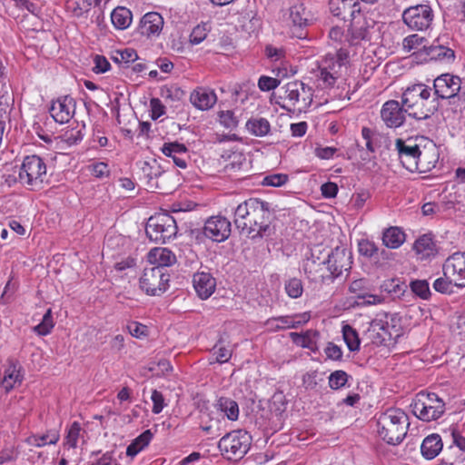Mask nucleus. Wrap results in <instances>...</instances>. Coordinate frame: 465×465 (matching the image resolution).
Here are the masks:
<instances>
[{
	"instance_id": "1",
	"label": "nucleus",
	"mask_w": 465,
	"mask_h": 465,
	"mask_svg": "<svg viewBox=\"0 0 465 465\" xmlns=\"http://www.w3.org/2000/svg\"><path fill=\"white\" fill-rule=\"evenodd\" d=\"M234 224L249 238H262L270 234L272 213L267 202L257 198L245 200L234 210Z\"/></svg>"
},
{
	"instance_id": "2",
	"label": "nucleus",
	"mask_w": 465,
	"mask_h": 465,
	"mask_svg": "<svg viewBox=\"0 0 465 465\" xmlns=\"http://www.w3.org/2000/svg\"><path fill=\"white\" fill-rule=\"evenodd\" d=\"M419 138H398L395 148L401 164L409 171L425 172L435 166L438 161L437 150L431 145L421 147Z\"/></svg>"
},
{
	"instance_id": "3",
	"label": "nucleus",
	"mask_w": 465,
	"mask_h": 465,
	"mask_svg": "<svg viewBox=\"0 0 465 465\" xmlns=\"http://www.w3.org/2000/svg\"><path fill=\"white\" fill-rule=\"evenodd\" d=\"M401 104L406 114L417 120L430 118L439 108L431 88L423 84L407 87L402 94Z\"/></svg>"
},
{
	"instance_id": "4",
	"label": "nucleus",
	"mask_w": 465,
	"mask_h": 465,
	"mask_svg": "<svg viewBox=\"0 0 465 465\" xmlns=\"http://www.w3.org/2000/svg\"><path fill=\"white\" fill-rule=\"evenodd\" d=\"M410 422L408 415L401 409H389L377 421L379 436L388 444L397 445L405 438Z\"/></svg>"
},
{
	"instance_id": "5",
	"label": "nucleus",
	"mask_w": 465,
	"mask_h": 465,
	"mask_svg": "<svg viewBox=\"0 0 465 465\" xmlns=\"http://www.w3.org/2000/svg\"><path fill=\"white\" fill-rule=\"evenodd\" d=\"M18 182L32 191L42 189L47 182V166L45 160L36 154L25 156L19 167Z\"/></svg>"
},
{
	"instance_id": "6",
	"label": "nucleus",
	"mask_w": 465,
	"mask_h": 465,
	"mask_svg": "<svg viewBox=\"0 0 465 465\" xmlns=\"http://www.w3.org/2000/svg\"><path fill=\"white\" fill-rule=\"evenodd\" d=\"M282 107L289 112H305L312 103L313 91L312 87L301 81H292L284 87Z\"/></svg>"
},
{
	"instance_id": "7",
	"label": "nucleus",
	"mask_w": 465,
	"mask_h": 465,
	"mask_svg": "<svg viewBox=\"0 0 465 465\" xmlns=\"http://www.w3.org/2000/svg\"><path fill=\"white\" fill-rule=\"evenodd\" d=\"M413 414L423 421L436 420L445 412V402L434 392H419L411 404Z\"/></svg>"
},
{
	"instance_id": "8",
	"label": "nucleus",
	"mask_w": 465,
	"mask_h": 465,
	"mask_svg": "<svg viewBox=\"0 0 465 465\" xmlns=\"http://www.w3.org/2000/svg\"><path fill=\"white\" fill-rule=\"evenodd\" d=\"M251 443V435L245 430H238L223 436L219 440L218 448L228 460H238L247 453Z\"/></svg>"
},
{
	"instance_id": "9",
	"label": "nucleus",
	"mask_w": 465,
	"mask_h": 465,
	"mask_svg": "<svg viewBox=\"0 0 465 465\" xmlns=\"http://www.w3.org/2000/svg\"><path fill=\"white\" fill-rule=\"evenodd\" d=\"M145 232L150 241L164 243L177 233L176 222L168 213H159L151 216L145 227Z\"/></svg>"
},
{
	"instance_id": "10",
	"label": "nucleus",
	"mask_w": 465,
	"mask_h": 465,
	"mask_svg": "<svg viewBox=\"0 0 465 465\" xmlns=\"http://www.w3.org/2000/svg\"><path fill=\"white\" fill-rule=\"evenodd\" d=\"M377 23L369 12L361 9L352 18L348 29L347 40L351 45H357L361 40H371L376 32Z\"/></svg>"
},
{
	"instance_id": "11",
	"label": "nucleus",
	"mask_w": 465,
	"mask_h": 465,
	"mask_svg": "<svg viewBox=\"0 0 465 465\" xmlns=\"http://www.w3.org/2000/svg\"><path fill=\"white\" fill-rule=\"evenodd\" d=\"M170 275L161 267L145 268L140 277V288L147 295L158 296L167 289Z\"/></svg>"
},
{
	"instance_id": "12",
	"label": "nucleus",
	"mask_w": 465,
	"mask_h": 465,
	"mask_svg": "<svg viewBox=\"0 0 465 465\" xmlns=\"http://www.w3.org/2000/svg\"><path fill=\"white\" fill-rule=\"evenodd\" d=\"M403 22L412 30L423 31L433 20L432 9L428 5H417L404 10Z\"/></svg>"
},
{
	"instance_id": "13",
	"label": "nucleus",
	"mask_w": 465,
	"mask_h": 465,
	"mask_svg": "<svg viewBox=\"0 0 465 465\" xmlns=\"http://www.w3.org/2000/svg\"><path fill=\"white\" fill-rule=\"evenodd\" d=\"M341 70L342 62H337L333 55H326L321 62L316 74L318 87L322 89L332 87L341 75Z\"/></svg>"
},
{
	"instance_id": "14",
	"label": "nucleus",
	"mask_w": 465,
	"mask_h": 465,
	"mask_svg": "<svg viewBox=\"0 0 465 465\" xmlns=\"http://www.w3.org/2000/svg\"><path fill=\"white\" fill-rule=\"evenodd\" d=\"M460 87L461 79L459 76L450 74H443L434 79V92L432 94L437 100L439 98L450 99L459 94Z\"/></svg>"
},
{
	"instance_id": "15",
	"label": "nucleus",
	"mask_w": 465,
	"mask_h": 465,
	"mask_svg": "<svg viewBox=\"0 0 465 465\" xmlns=\"http://www.w3.org/2000/svg\"><path fill=\"white\" fill-rule=\"evenodd\" d=\"M443 274L453 281L454 286L465 287V252H455L443 264Z\"/></svg>"
},
{
	"instance_id": "16",
	"label": "nucleus",
	"mask_w": 465,
	"mask_h": 465,
	"mask_svg": "<svg viewBox=\"0 0 465 465\" xmlns=\"http://www.w3.org/2000/svg\"><path fill=\"white\" fill-rule=\"evenodd\" d=\"M231 222L221 215L212 216L204 223L203 234L217 242H222L231 234Z\"/></svg>"
},
{
	"instance_id": "17",
	"label": "nucleus",
	"mask_w": 465,
	"mask_h": 465,
	"mask_svg": "<svg viewBox=\"0 0 465 465\" xmlns=\"http://www.w3.org/2000/svg\"><path fill=\"white\" fill-rule=\"evenodd\" d=\"M303 270L308 279L317 283H328L333 281L331 271L327 264L326 259L320 261L314 258V254H312L311 258H308L304 264Z\"/></svg>"
},
{
	"instance_id": "18",
	"label": "nucleus",
	"mask_w": 465,
	"mask_h": 465,
	"mask_svg": "<svg viewBox=\"0 0 465 465\" xmlns=\"http://www.w3.org/2000/svg\"><path fill=\"white\" fill-rule=\"evenodd\" d=\"M326 262L331 276L335 279L341 275L343 271H348L351 268V252L342 246H337L328 253Z\"/></svg>"
},
{
	"instance_id": "19",
	"label": "nucleus",
	"mask_w": 465,
	"mask_h": 465,
	"mask_svg": "<svg viewBox=\"0 0 465 465\" xmlns=\"http://www.w3.org/2000/svg\"><path fill=\"white\" fill-rule=\"evenodd\" d=\"M74 110V99L70 95H64L53 102L50 114L56 123L64 124L73 117Z\"/></svg>"
},
{
	"instance_id": "20",
	"label": "nucleus",
	"mask_w": 465,
	"mask_h": 465,
	"mask_svg": "<svg viewBox=\"0 0 465 465\" xmlns=\"http://www.w3.org/2000/svg\"><path fill=\"white\" fill-rule=\"evenodd\" d=\"M405 114L403 105L396 100L387 101L381 110V117L390 128L401 126L405 121Z\"/></svg>"
},
{
	"instance_id": "21",
	"label": "nucleus",
	"mask_w": 465,
	"mask_h": 465,
	"mask_svg": "<svg viewBox=\"0 0 465 465\" xmlns=\"http://www.w3.org/2000/svg\"><path fill=\"white\" fill-rule=\"evenodd\" d=\"M310 318L311 315L308 312L280 316L267 320L266 325L270 330L272 331L281 329H295L308 322Z\"/></svg>"
},
{
	"instance_id": "22",
	"label": "nucleus",
	"mask_w": 465,
	"mask_h": 465,
	"mask_svg": "<svg viewBox=\"0 0 465 465\" xmlns=\"http://www.w3.org/2000/svg\"><path fill=\"white\" fill-rule=\"evenodd\" d=\"M195 292L202 300L208 299L216 289V280L208 272H197L193 276Z\"/></svg>"
},
{
	"instance_id": "23",
	"label": "nucleus",
	"mask_w": 465,
	"mask_h": 465,
	"mask_svg": "<svg viewBox=\"0 0 465 465\" xmlns=\"http://www.w3.org/2000/svg\"><path fill=\"white\" fill-rule=\"evenodd\" d=\"M331 13L337 17L346 20L352 18L361 10V5L357 0H329Z\"/></svg>"
},
{
	"instance_id": "24",
	"label": "nucleus",
	"mask_w": 465,
	"mask_h": 465,
	"mask_svg": "<svg viewBox=\"0 0 465 465\" xmlns=\"http://www.w3.org/2000/svg\"><path fill=\"white\" fill-rule=\"evenodd\" d=\"M163 24V18L159 13L149 12L142 17L139 30L143 35L156 37L161 34Z\"/></svg>"
},
{
	"instance_id": "25",
	"label": "nucleus",
	"mask_w": 465,
	"mask_h": 465,
	"mask_svg": "<svg viewBox=\"0 0 465 465\" xmlns=\"http://www.w3.org/2000/svg\"><path fill=\"white\" fill-rule=\"evenodd\" d=\"M148 261L153 267H161L162 271H167L166 267L175 263L176 256L167 248L157 247L149 252Z\"/></svg>"
},
{
	"instance_id": "26",
	"label": "nucleus",
	"mask_w": 465,
	"mask_h": 465,
	"mask_svg": "<svg viewBox=\"0 0 465 465\" xmlns=\"http://www.w3.org/2000/svg\"><path fill=\"white\" fill-rule=\"evenodd\" d=\"M190 101L196 108L208 110L215 104L217 97L213 90L198 88L191 94Z\"/></svg>"
},
{
	"instance_id": "27",
	"label": "nucleus",
	"mask_w": 465,
	"mask_h": 465,
	"mask_svg": "<svg viewBox=\"0 0 465 465\" xmlns=\"http://www.w3.org/2000/svg\"><path fill=\"white\" fill-rule=\"evenodd\" d=\"M413 249L420 260H426L434 257L437 253L436 244L432 238L424 234L414 242Z\"/></svg>"
},
{
	"instance_id": "28",
	"label": "nucleus",
	"mask_w": 465,
	"mask_h": 465,
	"mask_svg": "<svg viewBox=\"0 0 465 465\" xmlns=\"http://www.w3.org/2000/svg\"><path fill=\"white\" fill-rule=\"evenodd\" d=\"M443 444L439 434L427 436L420 446V451L427 460L434 459L442 450Z\"/></svg>"
},
{
	"instance_id": "29",
	"label": "nucleus",
	"mask_w": 465,
	"mask_h": 465,
	"mask_svg": "<svg viewBox=\"0 0 465 465\" xmlns=\"http://www.w3.org/2000/svg\"><path fill=\"white\" fill-rule=\"evenodd\" d=\"M144 183L148 190L156 191V187H160L158 184V179H161V167L154 161L153 163H144L142 168Z\"/></svg>"
},
{
	"instance_id": "30",
	"label": "nucleus",
	"mask_w": 465,
	"mask_h": 465,
	"mask_svg": "<svg viewBox=\"0 0 465 465\" xmlns=\"http://www.w3.org/2000/svg\"><path fill=\"white\" fill-rule=\"evenodd\" d=\"M289 17L292 26L300 29L308 25L311 15L303 4H296L290 8Z\"/></svg>"
},
{
	"instance_id": "31",
	"label": "nucleus",
	"mask_w": 465,
	"mask_h": 465,
	"mask_svg": "<svg viewBox=\"0 0 465 465\" xmlns=\"http://www.w3.org/2000/svg\"><path fill=\"white\" fill-rule=\"evenodd\" d=\"M60 439L59 431L55 429L47 430L43 435H31L26 439V443L34 447H44L45 445L56 444Z\"/></svg>"
},
{
	"instance_id": "32",
	"label": "nucleus",
	"mask_w": 465,
	"mask_h": 465,
	"mask_svg": "<svg viewBox=\"0 0 465 465\" xmlns=\"http://www.w3.org/2000/svg\"><path fill=\"white\" fill-rule=\"evenodd\" d=\"M371 341L376 344H383L391 338L388 328L381 320H373L368 329Z\"/></svg>"
},
{
	"instance_id": "33",
	"label": "nucleus",
	"mask_w": 465,
	"mask_h": 465,
	"mask_svg": "<svg viewBox=\"0 0 465 465\" xmlns=\"http://www.w3.org/2000/svg\"><path fill=\"white\" fill-rule=\"evenodd\" d=\"M319 336V332L317 331L309 330L305 331L303 334H300L297 332H292L291 337L292 341L299 346L302 348L309 349L312 351L317 350V338Z\"/></svg>"
},
{
	"instance_id": "34",
	"label": "nucleus",
	"mask_w": 465,
	"mask_h": 465,
	"mask_svg": "<svg viewBox=\"0 0 465 465\" xmlns=\"http://www.w3.org/2000/svg\"><path fill=\"white\" fill-rule=\"evenodd\" d=\"M153 439V433L150 430H146L137 438H135L132 443L126 449V455L130 458L135 457L140 451L149 445Z\"/></svg>"
},
{
	"instance_id": "35",
	"label": "nucleus",
	"mask_w": 465,
	"mask_h": 465,
	"mask_svg": "<svg viewBox=\"0 0 465 465\" xmlns=\"http://www.w3.org/2000/svg\"><path fill=\"white\" fill-rule=\"evenodd\" d=\"M132 12L122 6L114 9L111 14V20L115 28L124 30L129 27L132 23Z\"/></svg>"
},
{
	"instance_id": "36",
	"label": "nucleus",
	"mask_w": 465,
	"mask_h": 465,
	"mask_svg": "<svg viewBox=\"0 0 465 465\" xmlns=\"http://www.w3.org/2000/svg\"><path fill=\"white\" fill-rule=\"evenodd\" d=\"M405 241V233L398 227L387 229L382 235L383 244L391 249L399 248Z\"/></svg>"
},
{
	"instance_id": "37",
	"label": "nucleus",
	"mask_w": 465,
	"mask_h": 465,
	"mask_svg": "<svg viewBox=\"0 0 465 465\" xmlns=\"http://www.w3.org/2000/svg\"><path fill=\"white\" fill-rule=\"evenodd\" d=\"M246 129L252 135L262 137L270 133L271 124L263 117H252L247 121Z\"/></svg>"
},
{
	"instance_id": "38",
	"label": "nucleus",
	"mask_w": 465,
	"mask_h": 465,
	"mask_svg": "<svg viewBox=\"0 0 465 465\" xmlns=\"http://www.w3.org/2000/svg\"><path fill=\"white\" fill-rule=\"evenodd\" d=\"M217 409L223 412L230 420H236L239 417L238 403L231 398L221 397L216 403Z\"/></svg>"
},
{
	"instance_id": "39",
	"label": "nucleus",
	"mask_w": 465,
	"mask_h": 465,
	"mask_svg": "<svg viewBox=\"0 0 465 465\" xmlns=\"http://www.w3.org/2000/svg\"><path fill=\"white\" fill-rule=\"evenodd\" d=\"M342 337L351 351H358L360 350L361 340L356 330L351 325L346 324L342 327Z\"/></svg>"
},
{
	"instance_id": "40",
	"label": "nucleus",
	"mask_w": 465,
	"mask_h": 465,
	"mask_svg": "<svg viewBox=\"0 0 465 465\" xmlns=\"http://www.w3.org/2000/svg\"><path fill=\"white\" fill-rule=\"evenodd\" d=\"M359 252L361 255L369 258H377L380 254L382 256L387 255V252L384 249L380 252L377 244L368 239L359 242Z\"/></svg>"
},
{
	"instance_id": "41",
	"label": "nucleus",
	"mask_w": 465,
	"mask_h": 465,
	"mask_svg": "<svg viewBox=\"0 0 465 465\" xmlns=\"http://www.w3.org/2000/svg\"><path fill=\"white\" fill-rule=\"evenodd\" d=\"M22 381V376L20 371L15 365L9 366L5 371V376L2 380V384L6 391L12 390L15 384H20Z\"/></svg>"
},
{
	"instance_id": "42",
	"label": "nucleus",
	"mask_w": 465,
	"mask_h": 465,
	"mask_svg": "<svg viewBox=\"0 0 465 465\" xmlns=\"http://www.w3.org/2000/svg\"><path fill=\"white\" fill-rule=\"evenodd\" d=\"M93 5V0H68L66 8L74 16L80 17L86 14Z\"/></svg>"
},
{
	"instance_id": "43",
	"label": "nucleus",
	"mask_w": 465,
	"mask_h": 465,
	"mask_svg": "<svg viewBox=\"0 0 465 465\" xmlns=\"http://www.w3.org/2000/svg\"><path fill=\"white\" fill-rule=\"evenodd\" d=\"M429 54L434 59L445 62H452L455 58L454 51L443 45H431Z\"/></svg>"
},
{
	"instance_id": "44",
	"label": "nucleus",
	"mask_w": 465,
	"mask_h": 465,
	"mask_svg": "<svg viewBox=\"0 0 465 465\" xmlns=\"http://www.w3.org/2000/svg\"><path fill=\"white\" fill-rule=\"evenodd\" d=\"M82 428L79 422L74 421L69 427L64 437V446L78 447L80 439H83Z\"/></svg>"
},
{
	"instance_id": "45",
	"label": "nucleus",
	"mask_w": 465,
	"mask_h": 465,
	"mask_svg": "<svg viewBox=\"0 0 465 465\" xmlns=\"http://www.w3.org/2000/svg\"><path fill=\"white\" fill-rule=\"evenodd\" d=\"M247 165L246 158L240 152H233L228 157V163L225 164L227 172H238Z\"/></svg>"
},
{
	"instance_id": "46",
	"label": "nucleus",
	"mask_w": 465,
	"mask_h": 465,
	"mask_svg": "<svg viewBox=\"0 0 465 465\" xmlns=\"http://www.w3.org/2000/svg\"><path fill=\"white\" fill-rule=\"evenodd\" d=\"M161 151L165 156L171 157L173 160L179 155L187 154L186 146L177 142L163 143Z\"/></svg>"
},
{
	"instance_id": "47",
	"label": "nucleus",
	"mask_w": 465,
	"mask_h": 465,
	"mask_svg": "<svg viewBox=\"0 0 465 465\" xmlns=\"http://www.w3.org/2000/svg\"><path fill=\"white\" fill-rule=\"evenodd\" d=\"M54 328V321L52 317V310L48 309L45 313L42 322L35 326L34 331L42 336L47 335Z\"/></svg>"
},
{
	"instance_id": "48",
	"label": "nucleus",
	"mask_w": 465,
	"mask_h": 465,
	"mask_svg": "<svg viewBox=\"0 0 465 465\" xmlns=\"http://www.w3.org/2000/svg\"><path fill=\"white\" fill-rule=\"evenodd\" d=\"M348 379L349 375L346 371L341 370L335 371L329 376V386L332 390H339L346 385Z\"/></svg>"
},
{
	"instance_id": "49",
	"label": "nucleus",
	"mask_w": 465,
	"mask_h": 465,
	"mask_svg": "<svg viewBox=\"0 0 465 465\" xmlns=\"http://www.w3.org/2000/svg\"><path fill=\"white\" fill-rule=\"evenodd\" d=\"M285 292L289 297L297 299L302 296L303 292L302 282L298 278H292L285 282Z\"/></svg>"
},
{
	"instance_id": "50",
	"label": "nucleus",
	"mask_w": 465,
	"mask_h": 465,
	"mask_svg": "<svg viewBox=\"0 0 465 465\" xmlns=\"http://www.w3.org/2000/svg\"><path fill=\"white\" fill-rule=\"evenodd\" d=\"M411 291L421 299H428L430 295L429 283L426 280H415L411 282Z\"/></svg>"
},
{
	"instance_id": "51",
	"label": "nucleus",
	"mask_w": 465,
	"mask_h": 465,
	"mask_svg": "<svg viewBox=\"0 0 465 465\" xmlns=\"http://www.w3.org/2000/svg\"><path fill=\"white\" fill-rule=\"evenodd\" d=\"M213 355L215 357L213 362L224 363L231 359L232 351L225 346L216 344L213 348ZM210 363H213V361Z\"/></svg>"
},
{
	"instance_id": "52",
	"label": "nucleus",
	"mask_w": 465,
	"mask_h": 465,
	"mask_svg": "<svg viewBox=\"0 0 465 465\" xmlns=\"http://www.w3.org/2000/svg\"><path fill=\"white\" fill-rule=\"evenodd\" d=\"M219 120L222 125L228 129H233L238 124V120L232 111H222L219 114Z\"/></svg>"
},
{
	"instance_id": "53",
	"label": "nucleus",
	"mask_w": 465,
	"mask_h": 465,
	"mask_svg": "<svg viewBox=\"0 0 465 465\" xmlns=\"http://www.w3.org/2000/svg\"><path fill=\"white\" fill-rule=\"evenodd\" d=\"M129 333L135 338L141 339L148 335V328L146 325L138 322H131L127 324Z\"/></svg>"
},
{
	"instance_id": "54",
	"label": "nucleus",
	"mask_w": 465,
	"mask_h": 465,
	"mask_svg": "<svg viewBox=\"0 0 465 465\" xmlns=\"http://www.w3.org/2000/svg\"><path fill=\"white\" fill-rule=\"evenodd\" d=\"M452 286H454L453 281L445 276L438 278L433 282L434 290L441 293L452 292Z\"/></svg>"
},
{
	"instance_id": "55",
	"label": "nucleus",
	"mask_w": 465,
	"mask_h": 465,
	"mask_svg": "<svg viewBox=\"0 0 465 465\" xmlns=\"http://www.w3.org/2000/svg\"><path fill=\"white\" fill-rule=\"evenodd\" d=\"M288 181V176L283 173H274L267 175L262 180V184L266 186L279 187L285 184Z\"/></svg>"
},
{
	"instance_id": "56",
	"label": "nucleus",
	"mask_w": 465,
	"mask_h": 465,
	"mask_svg": "<svg viewBox=\"0 0 465 465\" xmlns=\"http://www.w3.org/2000/svg\"><path fill=\"white\" fill-rule=\"evenodd\" d=\"M207 36V28L205 25H196L191 35H190V43L193 45H199L202 43Z\"/></svg>"
},
{
	"instance_id": "57",
	"label": "nucleus",
	"mask_w": 465,
	"mask_h": 465,
	"mask_svg": "<svg viewBox=\"0 0 465 465\" xmlns=\"http://www.w3.org/2000/svg\"><path fill=\"white\" fill-rule=\"evenodd\" d=\"M84 135L82 129H71L64 134L63 139L67 144L74 145L81 142Z\"/></svg>"
},
{
	"instance_id": "58",
	"label": "nucleus",
	"mask_w": 465,
	"mask_h": 465,
	"mask_svg": "<svg viewBox=\"0 0 465 465\" xmlns=\"http://www.w3.org/2000/svg\"><path fill=\"white\" fill-rule=\"evenodd\" d=\"M279 84V80L270 76L262 75L259 78L258 87L261 91L268 92L275 89Z\"/></svg>"
},
{
	"instance_id": "59",
	"label": "nucleus",
	"mask_w": 465,
	"mask_h": 465,
	"mask_svg": "<svg viewBox=\"0 0 465 465\" xmlns=\"http://www.w3.org/2000/svg\"><path fill=\"white\" fill-rule=\"evenodd\" d=\"M324 352L328 359L332 361H341L342 358V351L340 346L333 342H329L324 349Z\"/></svg>"
},
{
	"instance_id": "60",
	"label": "nucleus",
	"mask_w": 465,
	"mask_h": 465,
	"mask_svg": "<svg viewBox=\"0 0 465 465\" xmlns=\"http://www.w3.org/2000/svg\"><path fill=\"white\" fill-rule=\"evenodd\" d=\"M151 400L153 403L152 411L154 414L160 413L164 407V399L162 392L158 391L157 390H153L152 391Z\"/></svg>"
},
{
	"instance_id": "61",
	"label": "nucleus",
	"mask_w": 465,
	"mask_h": 465,
	"mask_svg": "<svg viewBox=\"0 0 465 465\" xmlns=\"http://www.w3.org/2000/svg\"><path fill=\"white\" fill-rule=\"evenodd\" d=\"M151 116L153 120L158 119L165 113V107L158 98H152L150 101Z\"/></svg>"
},
{
	"instance_id": "62",
	"label": "nucleus",
	"mask_w": 465,
	"mask_h": 465,
	"mask_svg": "<svg viewBox=\"0 0 465 465\" xmlns=\"http://www.w3.org/2000/svg\"><path fill=\"white\" fill-rule=\"evenodd\" d=\"M423 40V37H420L418 35H409L403 39V48L410 52L411 50L421 45Z\"/></svg>"
},
{
	"instance_id": "63",
	"label": "nucleus",
	"mask_w": 465,
	"mask_h": 465,
	"mask_svg": "<svg viewBox=\"0 0 465 465\" xmlns=\"http://www.w3.org/2000/svg\"><path fill=\"white\" fill-rule=\"evenodd\" d=\"M92 173L97 178L108 176L110 170L108 164L104 162H98L90 166Z\"/></svg>"
},
{
	"instance_id": "64",
	"label": "nucleus",
	"mask_w": 465,
	"mask_h": 465,
	"mask_svg": "<svg viewBox=\"0 0 465 465\" xmlns=\"http://www.w3.org/2000/svg\"><path fill=\"white\" fill-rule=\"evenodd\" d=\"M94 72L96 74H104L110 69V63L108 60L102 55H95Z\"/></svg>"
}]
</instances>
